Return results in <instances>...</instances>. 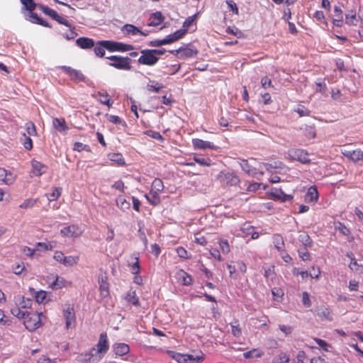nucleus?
I'll use <instances>...</instances> for the list:
<instances>
[{"instance_id": "obj_64", "label": "nucleus", "mask_w": 363, "mask_h": 363, "mask_svg": "<svg viewBox=\"0 0 363 363\" xmlns=\"http://www.w3.org/2000/svg\"><path fill=\"white\" fill-rule=\"evenodd\" d=\"M302 302L305 307L309 308L311 306V301L310 296L308 292L303 291L302 294Z\"/></svg>"}, {"instance_id": "obj_49", "label": "nucleus", "mask_w": 363, "mask_h": 363, "mask_svg": "<svg viewBox=\"0 0 363 363\" xmlns=\"http://www.w3.org/2000/svg\"><path fill=\"white\" fill-rule=\"evenodd\" d=\"M194 160L201 166L209 167L211 164V161L208 157L195 156Z\"/></svg>"}, {"instance_id": "obj_7", "label": "nucleus", "mask_w": 363, "mask_h": 363, "mask_svg": "<svg viewBox=\"0 0 363 363\" xmlns=\"http://www.w3.org/2000/svg\"><path fill=\"white\" fill-rule=\"evenodd\" d=\"M62 315L65 320L66 328L67 329L73 328L76 320L73 306L69 303H65L63 306Z\"/></svg>"}, {"instance_id": "obj_24", "label": "nucleus", "mask_w": 363, "mask_h": 363, "mask_svg": "<svg viewBox=\"0 0 363 363\" xmlns=\"http://www.w3.org/2000/svg\"><path fill=\"white\" fill-rule=\"evenodd\" d=\"M203 354L201 351L196 354H185L186 363H201L203 360Z\"/></svg>"}, {"instance_id": "obj_39", "label": "nucleus", "mask_w": 363, "mask_h": 363, "mask_svg": "<svg viewBox=\"0 0 363 363\" xmlns=\"http://www.w3.org/2000/svg\"><path fill=\"white\" fill-rule=\"evenodd\" d=\"M116 205L122 211H125L130 208V204L122 196H118L116 198Z\"/></svg>"}, {"instance_id": "obj_47", "label": "nucleus", "mask_w": 363, "mask_h": 363, "mask_svg": "<svg viewBox=\"0 0 363 363\" xmlns=\"http://www.w3.org/2000/svg\"><path fill=\"white\" fill-rule=\"evenodd\" d=\"M8 172L4 169H0V180H1L4 183L7 185L11 184L14 181V177H11V179H7Z\"/></svg>"}, {"instance_id": "obj_33", "label": "nucleus", "mask_w": 363, "mask_h": 363, "mask_svg": "<svg viewBox=\"0 0 363 363\" xmlns=\"http://www.w3.org/2000/svg\"><path fill=\"white\" fill-rule=\"evenodd\" d=\"M289 356L284 352H279L272 359V363H289Z\"/></svg>"}, {"instance_id": "obj_55", "label": "nucleus", "mask_w": 363, "mask_h": 363, "mask_svg": "<svg viewBox=\"0 0 363 363\" xmlns=\"http://www.w3.org/2000/svg\"><path fill=\"white\" fill-rule=\"evenodd\" d=\"M145 134L151 137L153 139H155V140H160V141H162L164 140V138L162 137V135L159 133V132H157V131H153V130H146L145 132Z\"/></svg>"}, {"instance_id": "obj_48", "label": "nucleus", "mask_w": 363, "mask_h": 363, "mask_svg": "<svg viewBox=\"0 0 363 363\" xmlns=\"http://www.w3.org/2000/svg\"><path fill=\"white\" fill-rule=\"evenodd\" d=\"M335 229L344 235H348L350 234V229L340 222H337L335 224Z\"/></svg>"}, {"instance_id": "obj_31", "label": "nucleus", "mask_w": 363, "mask_h": 363, "mask_svg": "<svg viewBox=\"0 0 363 363\" xmlns=\"http://www.w3.org/2000/svg\"><path fill=\"white\" fill-rule=\"evenodd\" d=\"M264 352L257 348H254L250 351L243 353L245 359L260 358L263 356Z\"/></svg>"}, {"instance_id": "obj_56", "label": "nucleus", "mask_w": 363, "mask_h": 363, "mask_svg": "<svg viewBox=\"0 0 363 363\" xmlns=\"http://www.w3.org/2000/svg\"><path fill=\"white\" fill-rule=\"evenodd\" d=\"M38 199H26L21 205V208H32L37 202Z\"/></svg>"}, {"instance_id": "obj_25", "label": "nucleus", "mask_w": 363, "mask_h": 363, "mask_svg": "<svg viewBox=\"0 0 363 363\" xmlns=\"http://www.w3.org/2000/svg\"><path fill=\"white\" fill-rule=\"evenodd\" d=\"M318 199V193L315 186H311L305 196V201L307 202H315Z\"/></svg>"}, {"instance_id": "obj_37", "label": "nucleus", "mask_w": 363, "mask_h": 363, "mask_svg": "<svg viewBox=\"0 0 363 363\" xmlns=\"http://www.w3.org/2000/svg\"><path fill=\"white\" fill-rule=\"evenodd\" d=\"M66 281L63 277L55 276V280L50 284L52 289H59L65 286Z\"/></svg>"}, {"instance_id": "obj_38", "label": "nucleus", "mask_w": 363, "mask_h": 363, "mask_svg": "<svg viewBox=\"0 0 363 363\" xmlns=\"http://www.w3.org/2000/svg\"><path fill=\"white\" fill-rule=\"evenodd\" d=\"M99 290L102 297L105 298L109 295L108 283L104 278L99 281Z\"/></svg>"}, {"instance_id": "obj_53", "label": "nucleus", "mask_w": 363, "mask_h": 363, "mask_svg": "<svg viewBox=\"0 0 363 363\" xmlns=\"http://www.w3.org/2000/svg\"><path fill=\"white\" fill-rule=\"evenodd\" d=\"M108 121L116 125H123L125 122L119 116L115 115H107Z\"/></svg>"}, {"instance_id": "obj_4", "label": "nucleus", "mask_w": 363, "mask_h": 363, "mask_svg": "<svg viewBox=\"0 0 363 363\" xmlns=\"http://www.w3.org/2000/svg\"><path fill=\"white\" fill-rule=\"evenodd\" d=\"M140 53L141 55L138 60L139 64L151 67L155 65L159 60V57L155 56L151 49L142 50Z\"/></svg>"}, {"instance_id": "obj_13", "label": "nucleus", "mask_w": 363, "mask_h": 363, "mask_svg": "<svg viewBox=\"0 0 363 363\" xmlns=\"http://www.w3.org/2000/svg\"><path fill=\"white\" fill-rule=\"evenodd\" d=\"M60 233L65 237L76 238L82 234L83 230L77 225H70L61 229Z\"/></svg>"}, {"instance_id": "obj_8", "label": "nucleus", "mask_w": 363, "mask_h": 363, "mask_svg": "<svg viewBox=\"0 0 363 363\" xmlns=\"http://www.w3.org/2000/svg\"><path fill=\"white\" fill-rule=\"evenodd\" d=\"M108 349L109 345L106 333H103L100 335L98 343L96 344V348H95V351H93V352L98 357H101V359Z\"/></svg>"}, {"instance_id": "obj_59", "label": "nucleus", "mask_w": 363, "mask_h": 363, "mask_svg": "<svg viewBox=\"0 0 363 363\" xmlns=\"http://www.w3.org/2000/svg\"><path fill=\"white\" fill-rule=\"evenodd\" d=\"M197 14H194L191 16H189L183 23V29H185L187 31V29L191 26L193 22L196 19Z\"/></svg>"}, {"instance_id": "obj_12", "label": "nucleus", "mask_w": 363, "mask_h": 363, "mask_svg": "<svg viewBox=\"0 0 363 363\" xmlns=\"http://www.w3.org/2000/svg\"><path fill=\"white\" fill-rule=\"evenodd\" d=\"M170 52L177 55L180 59H187L196 56L198 53L196 49L193 47H181L177 50H171Z\"/></svg>"}, {"instance_id": "obj_44", "label": "nucleus", "mask_w": 363, "mask_h": 363, "mask_svg": "<svg viewBox=\"0 0 363 363\" xmlns=\"http://www.w3.org/2000/svg\"><path fill=\"white\" fill-rule=\"evenodd\" d=\"M62 193V189L58 187H55L52 189V192L47 194V198L50 201L57 200Z\"/></svg>"}, {"instance_id": "obj_11", "label": "nucleus", "mask_w": 363, "mask_h": 363, "mask_svg": "<svg viewBox=\"0 0 363 363\" xmlns=\"http://www.w3.org/2000/svg\"><path fill=\"white\" fill-rule=\"evenodd\" d=\"M105 43L106 44V49L111 52H126L133 50V45L125 44L121 42L106 40Z\"/></svg>"}, {"instance_id": "obj_52", "label": "nucleus", "mask_w": 363, "mask_h": 363, "mask_svg": "<svg viewBox=\"0 0 363 363\" xmlns=\"http://www.w3.org/2000/svg\"><path fill=\"white\" fill-rule=\"evenodd\" d=\"M135 262L133 264H129L130 269L132 274H138L140 269L139 258L138 257H135Z\"/></svg>"}, {"instance_id": "obj_40", "label": "nucleus", "mask_w": 363, "mask_h": 363, "mask_svg": "<svg viewBox=\"0 0 363 363\" xmlns=\"http://www.w3.org/2000/svg\"><path fill=\"white\" fill-rule=\"evenodd\" d=\"M33 173L35 176H40L43 173L44 165L38 161L32 160Z\"/></svg>"}, {"instance_id": "obj_28", "label": "nucleus", "mask_w": 363, "mask_h": 363, "mask_svg": "<svg viewBox=\"0 0 363 363\" xmlns=\"http://www.w3.org/2000/svg\"><path fill=\"white\" fill-rule=\"evenodd\" d=\"M347 257L351 259V262L349 264V267L351 269V270L362 273L363 272V265L357 263V260L353 257V254L351 252L347 253Z\"/></svg>"}, {"instance_id": "obj_51", "label": "nucleus", "mask_w": 363, "mask_h": 363, "mask_svg": "<svg viewBox=\"0 0 363 363\" xmlns=\"http://www.w3.org/2000/svg\"><path fill=\"white\" fill-rule=\"evenodd\" d=\"M21 2L23 8L28 11H33L36 6L33 0H21Z\"/></svg>"}, {"instance_id": "obj_18", "label": "nucleus", "mask_w": 363, "mask_h": 363, "mask_svg": "<svg viewBox=\"0 0 363 363\" xmlns=\"http://www.w3.org/2000/svg\"><path fill=\"white\" fill-rule=\"evenodd\" d=\"M192 145L194 149L205 150V149H215V145L209 142L203 140L201 139L196 138L192 140Z\"/></svg>"}, {"instance_id": "obj_50", "label": "nucleus", "mask_w": 363, "mask_h": 363, "mask_svg": "<svg viewBox=\"0 0 363 363\" xmlns=\"http://www.w3.org/2000/svg\"><path fill=\"white\" fill-rule=\"evenodd\" d=\"M169 354L171 355L172 359L176 360L179 363H186L185 354L178 353L173 351H169Z\"/></svg>"}, {"instance_id": "obj_45", "label": "nucleus", "mask_w": 363, "mask_h": 363, "mask_svg": "<svg viewBox=\"0 0 363 363\" xmlns=\"http://www.w3.org/2000/svg\"><path fill=\"white\" fill-rule=\"evenodd\" d=\"M298 240L303 244V245L306 248L311 247L312 245V240L311 239L310 236L306 233H303L299 235Z\"/></svg>"}, {"instance_id": "obj_20", "label": "nucleus", "mask_w": 363, "mask_h": 363, "mask_svg": "<svg viewBox=\"0 0 363 363\" xmlns=\"http://www.w3.org/2000/svg\"><path fill=\"white\" fill-rule=\"evenodd\" d=\"M92 96L98 100L101 104H104L110 107L112 105L111 102L110 96L107 92L97 91L92 94Z\"/></svg>"}, {"instance_id": "obj_46", "label": "nucleus", "mask_w": 363, "mask_h": 363, "mask_svg": "<svg viewBox=\"0 0 363 363\" xmlns=\"http://www.w3.org/2000/svg\"><path fill=\"white\" fill-rule=\"evenodd\" d=\"M318 315L320 317H321L323 318H325L326 320H333L331 311L328 308L321 307L320 308H319L318 312Z\"/></svg>"}, {"instance_id": "obj_3", "label": "nucleus", "mask_w": 363, "mask_h": 363, "mask_svg": "<svg viewBox=\"0 0 363 363\" xmlns=\"http://www.w3.org/2000/svg\"><path fill=\"white\" fill-rule=\"evenodd\" d=\"M164 190L163 182L160 179L156 178L152 183V188L150 194L152 195V199H150L147 194L145 195L146 199L152 205L156 206L160 203L159 194Z\"/></svg>"}, {"instance_id": "obj_16", "label": "nucleus", "mask_w": 363, "mask_h": 363, "mask_svg": "<svg viewBox=\"0 0 363 363\" xmlns=\"http://www.w3.org/2000/svg\"><path fill=\"white\" fill-rule=\"evenodd\" d=\"M242 169L250 176L259 179L260 177L264 174L263 172L259 171L255 167H252L247 162V160H242L240 162Z\"/></svg>"}, {"instance_id": "obj_22", "label": "nucleus", "mask_w": 363, "mask_h": 363, "mask_svg": "<svg viewBox=\"0 0 363 363\" xmlns=\"http://www.w3.org/2000/svg\"><path fill=\"white\" fill-rule=\"evenodd\" d=\"M164 21V17L161 12L157 11L150 15L148 19L147 25L149 26H157Z\"/></svg>"}, {"instance_id": "obj_26", "label": "nucleus", "mask_w": 363, "mask_h": 363, "mask_svg": "<svg viewBox=\"0 0 363 363\" xmlns=\"http://www.w3.org/2000/svg\"><path fill=\"white\" fill-rule=\"evenodd\" d=\"M272 195L274 199L283 202L291 201L293 199L291 195L285 194L281 189H275L274 191L272 193Z\"/></svg>"}, {"instance_id": "obj_34", "label": "nucleus", "mask_w": 363, "mask_h": 363, "mask_svg": "<svg viewBox=\"0 0 363 363\" xmlns=\"http://www.w3.org/2000/svg\"><path fill=\"white\" fill-rule=\"evenodd\" d=\"M108 157L111 162H113L120 166L124 165L125 163V160L121 153H110L108 154Z\"/></svg>"}, {"instance_id": "obj_54", "label": "nucleus", "mask_w": 363, "mask_h": 363, "mask_svg": "<svg viewBox=\"0 0 363 363\" xmlns=\"http://www.w3.org/2000/svg\"><path fill=\"white\" fill-rule=\"evenodd\" d=\"M41 10L43 11V13L49 16H50L52 19H54L55 17L57 16V13L49 8L46 6H40Z\"/></svg>"}, {"instance_id": "obj_17", "label": "nucleus", "mask_w": 363, "mask_h": 363, "mask_svg": "<svg viewBox=\"0 0 363 363\" xmlns=\"http://www.w3.org/2000/svg\"><path fill=\"white\" fill-rule=\"evenodd\" d=\"M186 33V30L185 29H180L176 30L174 33L167 35L164 39V45L171 44L181 38H182L185 34Z\"/></svg>"}, {"instance_id": "obj_23", "label": "nucleus", "mask_w": 363, "mask_h": 363, "mask_svg": "<svg viewBox=\"0 0 363 363\" xmlns=\"http://www.w3.org/2000/svg\"><path fill=\"white\" fill-rule=\"evenodd\" d=\"M113 350L116 355L122 356L129 352L130 348L125 343H116L113 345Z\"/></svg>"}, {"instance_id": "obj_60", "label": "nucleus", "mask_w": 363, "mask_h": 363, "mask_svg": "<svg viewBox=\"0 0 363 363\" xmlns=\"http://www.w3.org/2000/svg\"><path fill=\"white\" fill-rule=\"evenodd\" d=\"M26 132L29 135H36V129L33 123L28 122L26 123Z\"/></svg>"}, {"instance_id": "obj_57", "label": "nucleus", "mask_w": 363, "mask_h": 363, "mask_svg": "<svg viewBox=\"0 0 363 363\" xmlns=\"http://www.w3.org/2000/svg\"><path fill=\"white\" fill-rule=\"evenodd\" d=\"M279 328L286 336L291 335L294 331L293 327L288 325L280 324Z\"/></svg>"}, {"instance_id": "obj_9", "label": "nucleus", "mask_w": 363, "mask_h": 363, "mask_svg": "<svg viewBox=\"0 0 363 363\" xmlns=\"http://www.w3.org/2000/svg\"><path fill=\"white\" fill-rule=\"evenodd\" d=\"M218 179L228 186H235L240 182L239 177L233 172H220Z\"/></svg>"}, {"instance_id": "obj_61", "label": "nucleus", "mask_w": 363, "mask_h": 363, "mask_svg": "<svg viewBox=\"0 0 363 363\" xmlns=\"http://www.w3.org/2000/svg\"><path fill=\"white\" fill-rule=\"evenodd\" d=\"M73 150L75 151L81 152L82 150L89 151V147L87 145L83 144L79 142H76L74 144Z\"/></svg>"}, {"instance_id": "obj_19", "label": "nucleus", "mask_w": 363, "mask_h": 363, "mask_svg": "<svg viewBox=\"0 0 363 363\" xmlns=\"http://www.w3.org/2000/svg\"><path fill=\"white\" fill-rule=\"evenodd\" d=\"M176 277L184 286H190L193 283L192 277L182 269H180L177 272Z\"/></svg>"}, {"instance_id": "obj_30", "label": "nucleus", "mask_w": 363, "mask_h": 363, "mask_svg": "<svg viewBox=\"0 0 363 363\" xmlns=\"http://www.w3.org/2000/svg\"><path fill=\"white\" fill-rule=\"evenodd\" d=\"M106 40L99 41L94 48L95 55L97 57H102L105 55V50L106 49Z\"/></svg>"}, {"instance_id": "obj_63", "label": "nucleus", "mask_w": 363, "mask_h": 363, "mask_svg": "<svg viewBox=\"0 0 363 363\" xmlns=\"http://www.w3.org/2000/svg\"><path fill=\"white\" fill-rule=\"evenodd\" d=\"M306 357V354L305 352L301 350L298 351L295 359H294V363H304V359Z\"/></svg>"}, {"instance_id": "obj_1", "label": "nucleus", "mask_w": 363, "mask_h": 363, "mask_svg": "<svg viewBox=\"0 0 363 363\" xmlns=\"http://www.w3.org/2000/svg\"><path fill=\"white\" fill-rule=\"evenodd\" d=\"M13 301L15 306L11 308V313L18 318H24L28 312L23 311V309L29 308L31 306L32 299L18 295L14 297Z\"/></svg>"}, {"instance_id": "obj_36", "label": "nucleus", "mask_w": 363, "mask_h": 363, "mask_svg": "<svg viewBox=\"0 0 363 363\" xmlns=\"http://www.w3.org/2000/svg\"><path fill=\"white\" fill-rule=\"evenodd\" d=\"M273 243L279 252H284V242L283 238L280 235L277 234L273 236Z\"/></svg>"}, {"instance_id": "obj_21", "label": "nucleus", "mask_w": 363, "mask_h": 363, "mask_svg": "<svg viewBox=\"0 0 363 363\" xmlns=\"http://www.w3.org/2000/svg\"><path fill=\"white\" fill-rule=\"evenodd\" d=\"M76 44L82 49H89L94 46V41L91 38L81 37L77 39Z\"/></svg>"}, {"instance_id": "obj_27", "label": "nucleus", "mask_w": 363, "mask_h": 363, "mask_svg": "<svg viewBox=\"0 0 363 363\" xmlns=\"http://www.w3.org/2000/svg\"><path fill=\"white\" fill-rule=\"evenodd\" d=\"M121 30L125 35H137L140 33V30L132 24L124 25L122 27Z\"/></svg>"}, {"instance_id": "obj_62", "label": "nucleus", "mask_w": 363, "mask_h": 363, "mask_svg": "<svg viewBox=\"0 0 363 363\" xmlns=\"http://www.w3.org/2000/svg\"><path fill=\"white\" fill-rule=\"evenodd\" d=\"M314 341L325 352L329 351L330 347H331L330 345L321 339L314 338Z\"/></svg>"}, {"instance_id": "obj_32", "label": "nucleus", "mask_w": 363, "mask_h": 363, "mask_svg": "<svg viewBox=\"0 0 363 363\" xmlns=\"http://www.w3.org/2000/svg\"><path fill=\"white\" fill-rule=\"evenodd\" d=\"M125 300L135 306H138L140 305L139 298L136 296L135 291L130 290L128 291L125 296Z\"/></svg>"}, {"instance_id": "obj_15", "label": "nucleus", "mask_w": 363, "mask_h": 363, "mask_svg": "<svg viewBox=\"0 0 363 363\" xmlns=\"http://www.w3.org/2000/svg\"><path fill=\"white\" fill-rule=\"evenodd\" d=\"M130 61L131 60L128 57L119 56L115 62H110L109 65L118 69L130 70L131 69Z\"/></svg>"}, {"instance_id": "obj_43", "label": "nucleus", "mask_w": 363, "mask_h": 363, "mask_svg": "<svg viewBox=\"0 0 363 363\" xmlns=\"http://www.w3.org/2000/svg\"><path fill=\"white\" fill-rule=\"evenodd\" d=\"M356 13L350 11L345 14V23L349 26H354L357 23Z\"/></svg>"}, {"instance_id": "obj_35", "label": "nucleus", "mask_w": 363, "mask_h": 363, "mask_svg": "<svg viewBox=\"0 0 363 363\" xmlns=\"http://www.w3.org/2000/svg\"><path fill=\"white\" fill-rule=\"evenodd\" d=\"M52 123L55 128L60 132H66L68 130L64 119L55 118L53 119Z\"/></svg>"}, {"instance_id": "obj_29", "label": "nucleus", "mask_w": 363, "mask_h": 363, "mask_svg": "<svg viewBox=\"0 0 363 363\" xmlns=\"http://www.w3.org/2000/svg\"><path fill=\"white\" fill-rule=\"evenodd\" d=\"M263 165L267 172L273 174L277 172L276 169H281L284 164L281 162H274L272 163H264Z\"/></svg>"}, {"instance_id": "obj_14", "label": "nucleus", "mask_w": 363, "mask_h": 363, "mask_svg": "<svg viewBox=\"0 0 363 363\" xmlns=\"http://www.w3.org/2000/svg\"><path fill=\"white\" fill-rule=\"evenodd\" d=\"M289 155L294 160L303 164H308L311 162L308 152L302 149L291 150H289Z\"/></svg>"}, {"instance_id": "obj_42", "label": "nucleus", "mask_w": 363, "mask_h": 363, "mask_svg": "<svg viewBox=\"0 0 363 363\" xmlns=\"http://www.w3.org/2000/svg\"><path fill=\"white\" fill-rule=\"evenodd\" d=\"M301 130H303L304 135L308 138H313L315 137V131L313 126L304 125L301 128Z\"/></svg>"}, {"instance_id": "obj_41", "label": "nucleus", "mask_w": 363, "mask_h": 363, "mask_svg": "<svg viewBox=\"0 0 363 363\" xmlns=\"http://www.w3.org/2000/svg\"><path fill=\"white\" fill-rule=\"evenodd\" d=\"M162 88L163 86L162 84H159L156 81L150 79L149 84H147V91L155 93H158Z\"/></svg>"}, {"instance_id": "obj_5", "label": "nucleus", "mask_w": 363, "mask_h": 363, "mask_svg": "<svg viewBox=\"0 0 363 363\" xmlns=\"http://www.w3.org/2000/svg\"><path fill=\"white\" fill-rule=\"evenodd\" d=\"M53 258L59 263L65 267H72L76 265L79 260V256H65L61 251H56L54 253Z\"/></svg>"}, {"instance_id": "obj_10", "label": "nucleus", "mask_w": 363, "mask_h": 363, "mask_svg": "<svg viewBox=\"0 0 363 363\" xmlns=\"http://www.w3.org/2000/svg\"><path fill=\"white\" fill-rule=\"evenodd\" d=\"M93 351H95V348L79 354L76 357V361L79 363H98L101 360V357H98Z\"/></svg>"}, {"instance_id": "obj_58", "label": "nucleus", "mask_w": 363, "mask_h": 363, "mask_svg": "<svg viewBox=\"0 0 363 363\" xmlns=\"http://www.w3.org/2000/svg\"><path fill=\"white\" fill-rule=\"evenodd\" d=\"M72 79L79 81V82H84L85 81V77L84 74L79 70L75 69L73 72V74L70 76Z\"/></svg>"}, {"instance_id": "obj_2", "label": "nucleus", "mask_w": 363, "mask_h": 363, "mask_svg": "<svg viewBox=\"0 0 363 363\" xmlns=\"http://www.w3.org/2000/svg\"><path fill=\"white\" fill-rule=\"evenodd\" d=\"M42 317H44L43 313L28 312L24 318V325L29 331H34L39 328L42 324Z\"/></svg>"}, {"instance_id": "obj_6", "label": "nucleus", "mask_w": 363, "mask_h": 363, "mask_svg": "<svg viewBox=\"0 0 363 363\" xmlns=\"http://www.w3.org/2000/svg\"><path fill=\"white\" fill-rule=\"evenodd\" d=\"M340 152L345 157L355 163L363 162V151L360 149L352 150L344 146L341 148Z\"/></svg>"}]
</instances>
